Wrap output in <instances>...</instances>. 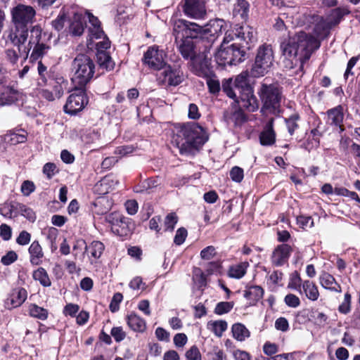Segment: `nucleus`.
Listing matches in <instances>:
<instances>
[{"label":"nucleus","mask_w":360,"mask_h":360,"mask_svg":"<svg viewBox=\"0 0 360 360\" xmlns=\"http://www.w3.org/2000/svg\"><path fill=\"white\" fill-rule=\"evenodd\" d=\"M299 120L300 115L297 113H294L292 115H290L288 118L285 119L288 133L291 136L294 134L295 131L299 127Z\"/></svg>","instance_id":"nucleus-43"},{"label":"nucleus","mask_w":360,"mask_h":360,"mask_svg":"<svg viewBox=\"0 0 360 360\" xmlns=\"http://www.w3.org/2000/svg\"><path fill=\"white\" fill-rule=\"evenodd\" d=\"M350 11L347 6L338 7L330 10L327 15L324 17V19L327 21V23L332 27L338 25L345 15H348Z\"/></svg>","instance_id":"nucleus-20"},{"label":"nucleus","mask_w":360,"mask_h":360,"mask_svg":"<svg viewBox=\"0 0 360 360\" xmlns=\"http://www.w3.org/2000/svg\"><path fill=\"white\" fill-rule=\"evenodd\" d=\"M351 310V295L348 292L345 294L344 301L338 307L340 313L343 314H348Z\"/></svg>","instance_id":"nucleus-52"},{"label":"nucleus","mask_w":360,"mask_h":360,"mask_svg":"<svg viewBox=\"0 0 360 360\" xmlns=\"http://www.w3.org/2000/svg\"><path fill=\"white\" fill-rule=\"evenodd\" d=\"M187 30V21L182 19L174 20L173 26V34L175 36V41L177 43L179 38L185 39L184 34Z\"/></svg>","instance_id":"nucleus-34"},{"label":"nucleus","mask_w":360,"mask_h":360,"mask_svg":"<svg viewBox=\"0 0 360 360\" xmlns=\"http://www.w3.org/2000/svg\"><path fill=\"white\" fill-rule=\"evenodd\" d=\"M187 32L184 34L185 39L189 38L193 40L195 38H200L202 27L194 22L187 21Z\"/></svg>","instance_id":"nucleus-38"},{"label":"nucleus","mask_w":360,"mask_h":360,"mask_svg":"<svg viewBox=\"0 0 360 360\" xmlns=\"http://www.w3.org/2000/svg\"><path fill=\"white\" fill-rule=\"evenodd\" d=\"M94 205L98 209L96 212L101 214L107 213L112 207V202L107 197L98 198Z\"/></svg>","instance_id":"nucleus-36"},{"label":"nucleus","mask_w":360,"mask_h":360,"mask_svg":"<svg viewBox=\"0 0 360 360\" xmlns=\"http://www.w3.org/2000/svg\"><path fill=\"white\" fill-rule=\"evenodd\" d=\"M11 22L30 27L35 21L36 11L32 6L18 4L11 9Z\"/></svg>","instance_id":"nucleus-9"},{"label":"nucleus","mask_w":360,"mask_h":360,"mask_svg":"<svg viewBox=\"0 0 360 360\" xmlns=\"http://www.w3.org/2000/svg\"><path fill=\"white\" fill-rule=\"evenodd\" d=\"M263 289L258 285L249 286V304L253 305L262 299Z\"/></svg>","instance_id":"nucleus-40"},{"label":"nucleus","mask_w":360,"mask_h":360,"mask_svg":"<svg viewBox=\"0 0 360 360\" xmlns=\"http://www.w3.org/2000/svg\"><path fill=\"white\" fill-rule=\"evenodd\" d=\"M207 139V134L202 127L189 122L176 127L172 142L181 154H186L198 146L204 144Z\"/></svg>","instance_id":"nucleus-2"},{"label":"nucleus","mask_w":360,"mask_h":360,"mask_svg":"<svg viewBox=\"0 0 360 360\" xmlns=\"http://www.w3.org/2000/svg\"><path fill=\"white\" fill-rule=\"evenodd\" d=\"M106 220L111 224V230L120 236H127L131 233L134 224L129 218L118 212H112L106 217Z\"/></svg>","instance_id":"nucleus-10"},{"label":"nucleus","mask_w":360,"mask_h":360,"mask_svg":"<svg viewBox=\"0 0 360 360\" xmlns=\"http://www.w3.org/2000/svg\"><path fill=\"white\" fill-rule=\"evenodd\" d=\"M226 22L222 19L211 20L204 28L200 34V41L205 46L204 53H209L214 42L226 31Z\"/></svg>","instance_id":"nucleus-7"},{"label":"nucleus","mask_w":360,"mask_h":360,"mask_svg":"<svg viewBox=\"0 0 360 360\" xmlns=\"http://www.w3.org/2000/svg\"><path fill=\"white\" fill-rule=\"evenodd\" d=\"M207 326L216 336L221 337L223 333L226 330L228 324L224 320L210 321L207 323Z\"/></svg>","instance_id":"nucleus-33"},{"label":"nucleus","mask_w":360,"mask_h":360,"mask_svg":"<svg viewBox=\"0 0 360 360\" xmlns=\"http://www.w3.org/2000/svg\"><path fill=\"white\" fill-rule=\"evenodd\" d=\"M187 236V230L185 228H179L176 232L174 242L176 245H181L186 240Z\"/></svg>","instance_id":"nucleus-57"},{"label":"nucleus","mask_w":360,"mask_h":360,"mask_svg":"<svg viewBox=\"0 0 360 360\" xmlns=\"http://www.w3.org/2000/svg\"><path fill=\"white\" fill-rule=\"evenodd\" d=\"M5 56L6 60L12 65H15L19 59L18 53L13 49H7L5 51Z\"/></svg>","instance_id":"nucleus-61"},{"label":"nucleus","mask_w":360,"mask_h":360,"mask_svg":"<svg viewBox=\"0 0 360 360\" xmlns=\"http://www.w3.org/2000/svg\"><path fill=\"white\" fill-rule=\"evenodd\" d=\"M85 27L86 25L83 20L82 15L75 13L72 18L70 21L68 31L72 37H79L83 34Z\"/></svg>","instance_id":"nucleus-21"},{"label":"nucleus","mask_w":360,"mask_h":360,"mask_svg":"<svg viewBox=\"0 0 360 360\" xmlns=\"http://www.w3.org/2000/svg\"><path fill=\"white\" fill-rule=\"evenodd\" d=\"M246 271V265L245 263L239 264L235 266H232L229 271V274L231 277L240 278L243 277Z\"/></svg>","instance_id":"nucleus-46"},{"label":"nucleus","mask_w":360,"mask_h":360,"mask_svg":"<svg viewBox=\"0 0 360 360\" xmlns=\"http://www.w3.org/2000/svg\"><path fill=\"white\" fill-rule=\"evenodd\" d=\"M104 245L103 243L94 240L89 246L86 245V252L91 254V256L95 259L101 257L104 250Z\"/></svg>","instance_id":"nucleus-35"},{"label":"nucleus","mask_w":360,"mask_h":360,"mask_svg":"<svg viewBox=\"0 0 360 360\" xmlns=\"http://www.w3.org/2000/svg\"><path fill=\"white\" fill-rule=\"evenodd\" d=\"M187 360H201V354L196 346H192L185 354Z\"/></svg>","instance_id":"nucleus-56"},{"label":"nucleus","mask_w":360,"mask_h":360,"mask_svg":"<svg viewBox=\"0 0 360 360\" xmlns=\"http://www.w3.org/2000/svg\"><path fill=\"white\" fill-rule=\"evenodd\" d=\"M332 27L327 23L324 17H319V20L316 23L314 32L316 37L321 39L326 38L330 34Z\"/></svg>","instance_id":"nucleus-29"},{"label":"nucleus","mask_w":360,"mask_h":360,"mask_svg":"<svg viewBox=\"0 0 360 360\" xmlns=\"http://www.w3.org/2000/svg\"><path fill=\"white\" fill-rule=\"evenodd\" d=\"M223 92L236 103H243V106H248V70L243 71L237 75L233 86V79H224L221 82Z\"/></svg>","instance_id":"nucleus-3"},{"label":"nucleus","mask_w":360,"mask_h":360,"mask_svg":"<svg viewBox=\"0 0 360 360\" xmlns=\"http://www.w3.org/2000/svg\"><path fill=\"white\" fill-rule=\"evenodd\" d=\"M41 32L42 29L40 25H36L32 26L30 29V37L28 43V47L27 51H25V57L24 60H25L29 55V53L32 47V45H34L33 47V50L30 54V59L32 60H38L44 56L48 50L49 49V46L46 45L44 43H40V40L41 38Z\"/></svg>","instance_id":"nucleus-8"},{"label":"nucleus","mask_w":360,"mask_h":360,"mask_svg":"<svg viewBox=\"0 0 360 360\" xmlns=\"http://www.w3.org/2000/svg\"><path fill=\"white\" fill-rule=\"evenodd\" d=\"M191 63V71L198 77L206 78L214 73L211 65V61L206 55L194 58Z\"/></svg>","instance_id":"nucleus-15"},{"label":"nucleus","mask_w":360,"mask_h":360,"mask_svg":"<svg viewBox=\"0 0 360 360\" xmlns=\"http://www.w3.org/2000/svg\"><path fill=\"white\" fill-rule=\"evenodd\" d=\"M302 289L308 299L312 301L318 300L319 292L316 285L312 281H304L302 283Z\"/></svg>","instance_id":"nucleus-32"},{"label":"nucleus","mask_w":360,"mask_h":360,"mask_svg":"<svg viewBox=\"0 0 360 360\" xmlns=\"http://www.w3.org/2000/svg\"><path fill=\"white\" fill-rule=\"evenodd\" d=\"M110 335L117 342L122 341L126 338V333L121 326L113 327L111 329Z\"/></svg>","instance_id":"nucleus-53"},{"label":"nucleus","mask_w":360,"mask_h":360,"mask_svg":"<svg viewBox=\"0 0 360 360\" xmlns=\"http://www.w3.org/2000/svg\"><path fill=\"white\" fill-rule=\"evenodd\" d=\"M232 333L235 339L243 341L246 337V328L241 323H235L232 326Z\"/></svg>","instance_id":"nucleus-45"},{"label":"nucleus","mask_w":360,"mask_h":360,"mask_svg":"<svg viewBox=\"0 0 360 360\" xmlns=\"http://www.w3.org/2000/svg\"><path fill=\"white\" fill-rule=\"evenodd\" d=\"M230 176L233 181L240 182L243 179V170L238 167H234L230 172Z\"/></svg>","instance_id":"nucleus-62"},{"label":"nucleus","mask_w":360,"mask_h":360,"mask_svg":"<svg viewBox=\"0 0 360 360\" xmlns=\"http://www.w3.org/2000/svg\"><path fill=\"white\" fill-rule=\"evenodd\" d=\"M6 137L8 139V142L12 145L25 143L27 140V136L25 134H18L15 132L8 134Z\"/></svg>","instance_id":"nucleus-50"},{"label":"nucleus","mask_w":360,"mask_h":360,"mask_svg":"<svg viewBox=\"0 0 360 360\" xmlns=\"http://www.w3.org/2000/svg\"><path fill=\"white\" fill-rule=\"evenodd\" d=\"M33 278L38 281L44 287H49L51 285L48 273L42 267L38 268L33 272Z\"/></svg>","instance_id":"nucleus-37"},{"label":"nucleus","mask_w":360,"mask_h":360,"mask_svg":"<svg viewBox=\"0 0 360 360\" xmlns=\"http://www.w3.org/2000/svg\"><path fill=\"white\" fill-rule=\"evenodd\" d=\"M328 123L330 125L339 127L342 131V122L344 119L343 108L338 105L335 108L330 109L327 111Z\"/></svg>","instance_id":"nucleus-23"},{"label":"nucleus","mask_w":360,"mask_h":360,"mask_svg":"<svg viewBox=\"0 0 360 360\" xmlns=\"http://www.w3.org/2000/svg\"><path fill=\"white\" fill-rule=\"evenodd\" d=\"M274 119L271 117L265 124L259 135V141L262 146H272L276 141V133L274 130Z\"/></svg>","instance_id":"nucleus-19"},{"label":"nucleus","mask_w":360,"mask_h":360,"mask_svg":"<svg viewBox=\"0 0 360 360\" xmlns=\"http://www.w3.org/2000/svg\"><path fill=\"white\" fill-rule=\"evenodd\" d=\"M233 307V302H221L218 303L214 309V313L219 315L229 312Z\"/></svg>","instance_id":"nucleus-51"},{"label":"nucleus","mask_w":360,"mask_h":360,"mask_svg":"<svg viewBox=\"0 0 360 360\" xmlns=\"http://www.w3.org/2000/svg\"><path fill=\"white\" fill-rule=\"evenodd\" d=\"M205 79L209 92L211 94L217 95L219 93L221 87L215 73H213V75L206 77Z\"/></svg>","instance_id":"nucleus-39"},{"label":"nucleus","mask_w":360,"mask_h":360,"mask_svg":"<svg viewBox=\"0 0 360 360\" xmlns=\"http://www.w3.org/2000/svg\"><path fill=\"white\" fill-rule=\"evenodd\" d=\"M68 81L60 75L49 78L48 83V85L51 86V90L56 94L57 98H60L63 96L64 91L68 87Z\"/></svg>","instance_id":"nucleus-24"},{"label":"nucleus","mask_w":360,"mask_h":360,"mask_svg":"<svg viewBox=\"0 0 360 360\" xmlns=\"http://www.w3.org/2000/svg\"><path fill=\"white\" fill-rule=\"evenodd\" d=\"M320 46V41L304 32H299L281 41L280 48L282 55L287 60L285 67L292 69L307 61L313 52Z\"/></svg>","instance_id":"nucleus-1"},{"label":"nucleus","mask_w":360,"mask_h":360,"mask_svg":"<svg viewBox=\"0 0 360 360\" xmlns=\"http://www.w3.org/2000/svg\"><path fill=\"white\" fill-rule=\"evenodd\" d=\"M178 221V217L175 213H169L165 219L164 226L165 231H173Z\"/></svg>","instance_id":"nucleus-49"},{"label":"nucleus","mask_w":360,"mask_h":360,"mask_svg":"<svg viewBox=\"0 0 360 360\" xmlns=\"http://www.w3.org/2000/svg\"><path fill=\"white\" fill-rule=\"evenodd\" d=\"M97 62L101 68L112 70L115 67L110 56L105 51H98L96 53Z\"/></svg>","instance_id":"nucleus-31"},{"label":"nucleus","mask_w":360,"mask_h":360,"mask_svg":"<svg viewBox=\"0 0 360 360\" xmlns=\"http://www.w3.org/2000/svg\"><path fill=\"white\" fill-rule=\"evenodd\" d=\"M76 91L70 95L64 105L65 112L72 115L82 110L88 103L84 87L79 86Z\"/></svg>","instance_id":"nucleus-13"},{"label":"nucleus","mask_w":360,"mask_h":360,"mask_svg":"<svg viewBox=\"0 0 360 360\" xmlns=\"http://www.w3.org/2000/svg\"><path fill=\"white\" fill-rule=\"evenodd\" d=\"M129 327L136 332H143L146 328L145 321L136 314H131L127 318Z\"/></svg>","instance_id":"nucleus-30"},{"label":"nucleus","mask_w":360,"mask_h":360,"mask_svg":"<svg viewBox=\"0 0 360 360\" xmlns=\"http://www.w3.org/2000/svg\"><path fill=\"white\" fill-rule=\"evenodd\" d=\"M274 60V51L271 44H264L259 46L255 63L251 68V75L255 77L267 73Z\"/></svg>","instance_id":"nucleus-6"},{"label":"nucleus","mask_w":360,"mask_h":360,"mask_svg":"<svg viewBox=\"0 0 360 360\" xmlns=\"http://www.w3.org/2000/svg\"><path fill=\"white\" fill-rule=\"evenodd\" d=\"M320 283L326 289L331 291L341 292L342 288L339 283H338L335 278L328 273L323 272L320 276Z\"/></svg>","instance_id":"nucleus-28"},{"label":"nucleus","mask_w":360,"mask_h":360,"mask_svg":"<svg viewBox=\"0 0 360 360\" xmlns=\"http://www.w3.org/2000/svg\"><path fill=\"white\" fill-rule=\"evenodd\" d=\"M216 255L215 248L214 246H207L200 252V256L202 259L210 260L214 257Z\"/></svg>","instance_id":"nucleus-64"},{"label":"nucleus","mask_w":360,"mask_h":360,"mask_svg":"<svg viewBox=\"0 0 360 360\" xmlns=\"http://www.w3.org/2000/svg\"><path fill=\"white\" fill-rule=\"evenodd\" d=\"M217 58L220 61V63L224 65H229V60L230 58H231L229 47L225 49L220 46L217 53Z\"/></svg>","instance_id":"nucleus-48"},{"label":"nucleus","mask_w":360,"mask_h":360,"mask_svg":"<svg viewBox=\"0 0 360 360\" xmlns=\"http://www.w3.org/2000/svg\"><path fill=\"white\" fill-rule=\"evenodd\" d=\"M302 284V279L297 271L293 272L291 274L290 281L288 284L290 288L300 290Z\"/></svg>","instance_id":"nucleus-54"},{"label":"nucleus","mask_w":360,"mask_h":360,"mask_svg":"<svg viewBox=\"0 0 360 360\" xmlns=\"http://www.w3.org/2000/svg\"><path fill=\"white\" fill-rule=\"evenodd\" d=\"M243 28L240 27L236 30L235 33L236 39L239 42H235L229 46L231 55V58L229 60V65H236L245 60L246 47L244 44H247L248 43L245 41V32H243Z\"/></svg>","instance_id":"nucleus-11"},{"label":"nucleus","mask_w":360,"mask_h":360,"mask_svg":"<svg viewBox=\"0 0 360 360\" xmlns=\"http://www.w3.org/2000/svg\"><path fill=\"white\" fill-rule=\"evenodd\" d=\"M27 292L22 288L13 289L5 300V307L8 309L20 307L26 300Z\"/></svg>","instance_id":"nucleus-18"},{"label":"nucleus","mask_w":360,"mask_h":360,"mask_svg":"<svg viewBox=\"0 0 360 360\" xmlns=\"http://www.w3.org/2000/svg\"><path fill=\"white\" fill-rule=\"evenodd\" d=\"M285 303L290 307H297L300 304V300L297 296L293 294H288L284 298Z\"/></svg>","instance_id":"nucleus-58"},{"label":"nucleus","mask_w":360,"mask_h":360,"mask_svg":"<svg viewBox=\"0 0 360 360\" xmlns=\"http://www.w3.org/2000/svg\"><path fill=\"white\" fill-rule=\"evenodd\" d=\"M31 240V235L26 231H22L18 238L16 243L20 245H26L30 243Z\"/></svg>","instance_id":"nucleus-63"},{"label":"nucleus","mask_w":360,"mask_h":360,"mask_svg":"<svg viewBox=\"0 0 360 360\" xmlns=\"http://www.w3.org/2000/svg\"><path fill=\"white\" fill-rule=\"evenodd\" d=\"M17 259L18 255L15 253V252L11 250L1 257V262L4 265L8 266L13 264Z\"/></svg>","instance_id":"nucleus-55"},{"label":"nucleus","mask_w":360,"mask_h":360,"mask_svg":"<svg viewBox=\"0 0 360 360\" xmlns=\"http://www.w3.org/2000/svg\"><path fill=\"white\" fill-rule=\"evenodd\" d=\"M156 77L159 84L169 86H177L184 79L183 72L179 68H172L167 64L158 72Z\"/></svg>","instance_id":"nucleus-12"},{"label":"nucleus","mask_w":360,"mask_h":360,"mask_svg":"<svg viewBox=\"0 0 360 360\" xmlns=\"http://www.w3.org/2000/svg\"><path fill=\"white\" fill-rule=\"evenodd\" d=\"M29 313L31 316L37 318L41 320H45L48 316V311L46 309L34 304H30L29 308Z\"/></svg>","instance_id":"nucleus-42"},{"label":"nucleus","mask_w":360,"mask_h":360,"mask_svg":"<svg viewBox=\"0 0 360 360\" xmlns=\"http://www.w3.org/2000/svg\"><path fill=\"white\" fill-rule=\"evenodd\" d=\"M290 20L288 19V15L285 13H281L276 19L274 25V27L278 31H282L287 29V24Z\"/></svg>","instance_id":"nucleus-47"},{"label":"nucleus","mask_w":360,"mask_h":360,"mask_svg":"<svg viewBox=\"0 0 360 360\" xmlns=\"http://www.w3.org/2000/svg\"><path fill=\"white\" fill-rule=\"evenodd\" d=\"M238 105V109L232 115V119L236 125H240L245 121V115L244 109H247V107L243 106V103H236Z\"/></svg>","instance_id":"nucleus-44"},{"label":"nucleus","mask_w":360,"mask_h":360,"mask_svg":"<svg viewBox=\"0 0 360 360\" xmlns=\"http://www.w3.org/2000/svg\"><path fill=\"white\" fill-rule=\"evenodd\" d=\"M248 2L245 0H238L237 3L234 5L233 15H240L242 18L246 20L248 18Z\"/></svg>","instance_id":"nucleus-41"},{"label":"nucleus","mask_w":360,"mask_h":360,"mask_svg":"<svg viewBox=\"0 0 360 360\" xmlns=\"http://www.w3.org/2000/svg\"><path fill=\"white\" fill-rule=\"evenodd\" d=\"M260 98L263 103L262 112L269 110L273 114L280 112L281 91L276 84H262L258 91Z\"/></svg>","instance_id":"nucleus-5"},{"label":"nucleus","mask_w":360,"mask_h":360,"mask_svg":"<svg viewBox=\"0 0 360 360\" xmlns=\"http://www.w3.org/2000/svg\"><path fill=\"white\" fill-rule=\"evenodd\" d=\"M183 11L187 16L195 19L203 18L206 15L205 3L199 0H185Z\"/></svg>","instance_id":"nucleus-17"},{"label":"nucleus","mask_w":360,"mask_h":360,"mask_svg":"<svg viewBox=\"0 0 360 360\" xmlns=\"http://www.w3.org/2000/svg\"><path fill=\"white\" fill-rule=\"evenodd\" d=\"M292 252L291 247L288 244L278 245L272 255V262L276 266L283 265L290 257Z\"/></svg>","instance_id":"nucleus-22"},{"label":"nucleus","mask_w":360,"mask_h":360,"mask_svg":"<svg viewBox=\"0 0 360 360\" xmlns=\"http://www.w3.org/2000/svg\"><path fill=\"white\" fill-rule=\"evenodd\" d=\"M35 190V186L31 181L26 180L23 181L21 186V191L24 195L28 196Z\"/></svg>","instance_id":"nucleus-59"},{"label":"nucleus","mask_w":360,"mask_h":360,"mask_svg":"<svg viewBox=\"0 0 360 360\" xmlns=\"http://www.w3.org/2000/svg\"><path fill=\"white\" fill-rule=\"evenodd\" d=\"M30 28L26 26L13 25L8 31L7 41H9L13 46H18L20 51V46L27 40Z\"/></svg>","instance_id":"nucleus-16"},{"label":"nucleus","mask_w":360,"mask_h":360,"mask_svg":"<svg viewBox=\"0 0 360 360\" xmlns=\"http://www.w3.org/2000/svg\"><path fill=\"white\" fill-rule=\"evenodd\" d=\"M75 75L72 80L80 87L91 79L94 74L95 65L90 57L86 54H79L72 62Z\"/></svg>","instance_id":"nucleus-4"},{"label":"nucleus","mask_w":360,"mask_h":360,"mask_svg":"<svg viewBox=\"0 0 360 360\" xmlns=\"http://www.w3.org/2000/svg\"><path fill=\"white\" fill-rule=\"evenodd\" d=\"M28 252L30 255V262L32 264L39 265L41 263V259L44 257V252L39 241H33L28 249Z\"/></svg>","instance_id":"nucleus-27"},{"label":"nucleus","mask_w":360,"mask_h":360,"mask_svg":"<svg viewBox=\"0 0 360 360\" xmlns=\"http://www.w3.org/2000/svg\"><path fill=\"white\" fill-rule=\"evenodd\" d=\"M122 298L123 296L120 292H117L113 295L110 304V309L112 312H115L119 309V304L122 302Z\"/></svg>","instance_id":"nucleus-60"},{"label":"nucleus","mask_w":360,"mask_h":360,"mask_svg":"<svg viewBox=\"0 0 360 360\" xmlns=\"http://www.w3.org/2000/svg\"><path fill=\"white\" fill-rule=\"evenodd\" d=\"M178 49L185 59L193 60L195 58L193 41L189 38L181 39Z\"/></svg>","instance_id":"nucleus-25"},{"label":"nucleus","mask_w":360,"mask_h":360,"mask_svg":"<svg viewBox=\"0 0 360 360\" xmlns=\"http://www.w3.org/2000/svg\"><path fill=\"white\" fill-rule=\"evenodd\" d=\"M18 91L13 87H4L0 94V105H11L18 100Z\"/></svg>","instance_id":"nucleus-26"},{"label":"nucleus","mask_w":360,"mask_h":360,"mask_svg":"<svg viewBox=\"0 0 360 360\" xmlns=\"http://www.w3.org/2000/svg\"><path fill=\"white\" fill-rule=\"evenodd\" d=\"M165 53L156 46H150L144 53L143 62L150 68L157 71L161 70L166 65Z\"/></svg>","instance_id":"nucleus-14"}]
</instances>
